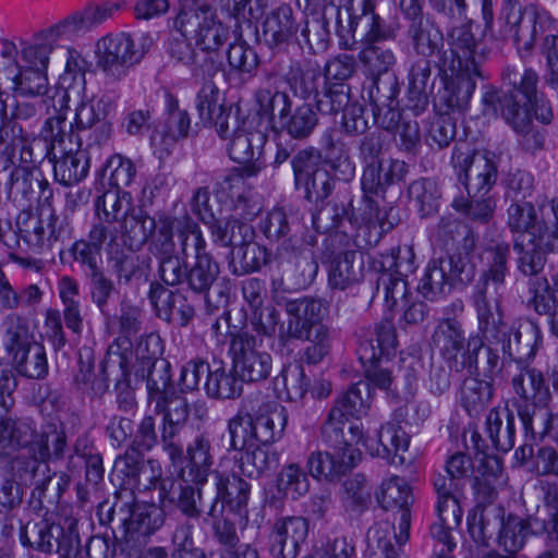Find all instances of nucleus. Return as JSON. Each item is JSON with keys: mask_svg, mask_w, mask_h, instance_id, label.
<instances>
[{"mask_svg": "<svg viewBox=\"0 0 558 558\" xmlns=\"http://www.w3.org/2000/svg\"><path fill=\"white\" fill-rule=\"evenodd\" d=\"M288 335L291 338L308 341L304 359L310 364H317L328 355L331 348L329 328L324 325L328 306L317 298H301L286 303Z\"/></svg>", "mask_w": 558, "mask_h": 558, "instance_id": "f257e3e1", "label": "nucleus"}, {"mask_svg": "<svg viewBox=\"0 0 558 558\" xmlns=\"http://www.w3.org/2000/svg\"><path fill=\"white\" fill-rule=\"evenodd\" d=\"M0 329L12 367L24 377L43 379L48 374L46 350L36 341L27 319L17 313H10L3 318Z\"/></svg>", "mask_w": 558, "mask_h": 558, "instance_id": "f03ea898", "label": "nucleus"}, {"mask_svg": "<svg viewBox=\"0 0 558 558\" xmlns=\"http://www.w3.org/2000/svg\"><path fill=\"white\" fill-rule=\"evenodd\" d=\"M536 521V517L525 520L513 514L505 519L501 508H476L468 517V530L472 539L478 545H486L487 541L498 532L499 546L508 553L507 556L514 558V554L523 547Z\"/></svg>", "mask_w": 558, "mask_h": 558, "instance_id": "7ed1b4c3", "label": "nucleus"}, {"mask_svg": "<svg viewBox=\"0 0 558 558\" xmlns=\"http://www.w3.org/2000/svg\"><path fill=\"white\" fill-rule=\"evenodd\" d=\"M432 341L451 371L457 373L477 368V355L484 347L478 335L465 339L462 324L456 318L438 322L432 335Z\"/></svg>", "mask_w": 558, "mask_h": 558, "instance_id": "20e7f679", "label": "nucleus"}, {"mask_svg": "<svg viewBox=\"0 0 558 558\" xmlns=\"http://www.w3.org/2000/svg\"><path fill=\"white\" fill-rule=\"evenodd\" d=\"M450 162L469 197L488 195L497 182L496 162L488 155L478 154L466 141L454 144Z\"/></svg>", "mask_w": 558, "mask_h": 558, "instance_id": "39448f33", "label": "nucleus"}, {"mask_svg": "<svg viewBox=\"0 0 558 558\" xmlns=\"http://www.w3.org/2000/svg\"><path fill=\"white\" fill-rule=\"evenodd\" d=\"M175 24L183 32L194 34L196 45L206 52L219 50L229 38V29L206 2H185L180 9Z\"/></svg>", "mask_w": 558, "mask_h": 558, "instance_id": "423d86ee", "label": "nucleus"}, {"mask_svg": "<svg viewBox=\"0 0 558 558\" xmlns=\"http://www.w3.org/2000/svg\"><path fill=\"white\" fill-rule=\"evenodd\" d=\"M147 49L128 33L108 34L96 44L97 66L108 76L120 80L138 63Z\"/></svg>", "mask_w": 558, "mask_h": 558, "instance_id": "0eeeda50", "label": "nucleus"}, {"mask_svg": "<svg viewBox=\"0 0 558 558\" xmlns=\"http://www.w3.org/2000/svg\"><path fill=\"white\" fill-rule=\"evenodd\" d=\"M482 104L484 114L496 116L500 112L506 122L521 134V144L525 150L535 151L543 147L544 137L532 129V116L529 113V109L521 108L513 96H500L494 86L486 85Z\"/></svg>", "mask_w": 558, "mask_h": 558, "instance_id": "6e6552de", "label": "nucleus"}, {"mask_svg": "<svg viewBox=\"0 0 558 558\" xmlns=\"http://www.w3.org/2000/svg\"><path fill=\"white\" fill-rule=\"evenodd\" d=\"M4 476L15 480L20 485L34 486L32 496L41 501L52 475L47 462L37 454L33 445L16 451L10 458L0 459Z\"/></svg>", "mask_w": 558, "mask_h": 558, "instance_id": "1a4fd4ad", "label": "nucleus"}, {"mask_svg": "<svg viewBox=\"0 0 558 558\" xmlns=\"http://www.w3.org/2000/svg\"><path fill=\"white\" fill-rule=\"evenodd\" d=\"M375 497L381 509L396 512L395 536L399 545L405 544L410 538L411 507L414 499L409 482L399 475H391L380 482Z\"/></svg>", "mask_w": 558, "mask_h": 558, "instance_id": "9d476101", "label": "nucleus"}, {"mask_svg": "<svg viewBox=\"0 0 558 558\" xmlns=\"http://www.w3.org/2000/svg\"><path fill=\"white\" fill-rule=\"evenodd\" d=\"M230 350L233 369L243 381L258 383L269 377L272 357L263 349L262 340L247 332H240L233 336Z\"/></svg>", "mask_w": 558, "mask_h": 558, "instance_id": "9b49d317", "label": "nucleus"}, {"mask_svg": "<svg viewBox=\"0 0 558 558\" xmlns=\"http://www.w3.org/2000/svg\"><path fill=\"white\" fill-rule=\"evenodd\" d=\"M337 24L352 34L359 25L366 27L362 45H378L395 38V32L374 11L373 2H344L337 9Z\"/></svg>", "mask_w": 558, "mask_h": 558, "instance_id": "f8f14e48", "label": "nucleus"}, {"mask_svg": "<svg viewBox=\"0 0 558 558\" xmlns=\"http://www.w3.org/2000/svg\"><path fill=\"white\" fill-rule=\"evenodd\" d=\"M16 45L9 40H0L1 78L10 84L13 93L22 96L44 95L48 89L47 72L44 70L17 69Z\"/></svg>", "mask_w": 558, "mask_h": 558, "instance_id": "ddd939ff", "label": "nucleus"}, {"mask_svg": "<svg viewBox=\"0 0 558 558\" xmlns=\"http://www.w3.org/2000/svg\"><path fill=\"white\" fill-rule=\"evenodd\" d=\"M439 68L444 73V88L438 93L439 105L450 112H464L476 88V78H484L480 65Z\"/></svg>", "mask_w": 558, "mask_h": 558, "instance_id": "4468645a", "label": "nucleus"}, {"mask_svg": "<svg viewBox=\"0 0 558 558\" xmlns=\"http://www.w3.org/2000/svg\"><path fill=\"white\" fill-rule=\"evenodd\" d=\"M278 256L282 259L286 280L295 289H304L311 286L317 274L318 263L314 252L308 247H301L295 235H289L278 247Z\"/></svg>", "mask_w": 558, "mask_h": 558, "instance_id": "2eb2a0df", "label": "nucleus"}, {"mask_svg": "<svg viewBox=\"0 0 558 558\" xmlns=\"http://www.w3.org/2000/svg\"><path fill=\"white\" fill-rule=\"evenodd\" d=\"M20 538L23 545L46 554L57 553L62 558H69L78 543L72 531L47 521L27 522L20 531Z\"/></svg>", "mask_w": 558, "mask_h": 558, "instance_id": "dca6fc26", "label": "nucleus"}, {"mask_svg": "<svg viewBox=\"0 0 558 558\" xmlns=\"http://www.w3.org/2000/svg\"><path fill=\"white\" fill-rule=\"evenodd\" d=\"M9 95L0 90V154L13 158L19 155L21 162L34 165L43 154L35 151L38 140L27 132L21 123L7 122V101Z\"/></svg>", "mask_w": 558, "mask_h": 558, "instance_id": "f3484780", "label": "nucleus"}, {"mask_svg": "<svg viewBox=\"0 0 558 558\" xmlns=\"http://www.w3.org/2000/svg\"><path fill=\"white\" fill-rule=\"evenodd\" d=\"M448 44L450 54L444 52L438 63L445 69H452L456 65H480L490 51L482 39L475 37L470 23L452 27L448 33Z\"/></svg>", "mask_w": 558, "mask_h": 558, "instance_id": "a211bd4d", "label": "nucleus"}, {"mask_svg": "<svg viewBox=\"0 0 558 558\" xmlns=\"http://www.w3.org/2000/svg\"><path fill=\"white\" fill-rule=\"evenodd\" d=\"M175 218L166 214H159L150 217L140 211L136 214L134 209L129 216L121 221L122 239L125 246L131 251H137L144 243L150 244L157 238L161 226H165L168 233L174 231Z\"/></svg>", "mask_w": 558, "mask_h": 558, "instance_id": "6ab92c4d", "label": "nucleus"}, {"mask_svg": "<svg viewBox=\"0 0 558 558\" xmlns=\"http://www.w3.org/2000/svg\"><path fill=\"white\" fill-rule=\"evenodd\" d=\"M150 253L158 260L157 275L165 284L174 287L185 282L187 263L185 257L175 254L174 231L168 233L161 226V231L150 244Z\"/></svg>", "mask_w": 558, "mask_h": 558, "instance_id": "aec40b11", "label": "nucleus"}, {"mask_svg": "<svg viewBox=\"0 0 558 558\" xmlns=\"http://www.w3.org/2000/svg\"><path fill=\"white\" fill-rule=\"evenodd\" d=\"M267 142V135L263 131H247L236 129L228 144L230 158L243 165L244 177H255L264 168L263 148Z\"/></svg>", "mask_w": 558, "mask_h": 558, "instance_id": "412c9836", "label": "nucleus"}, {"mask_svg": "<svg viewBox=\"0 0 558 558\" xmlns=\"http://www.w3.org/2000/svg\"><path fill=\"white\" fill-rule=\"evenodd\" d=\"M507 375L511 379L513 392L526 405L519 409H530V404L535 409L538 403H546L550 399V391L546 384L542 371L530 365L529 362L519 364H509Z\"/></svg>", "mask_w": 558, "mask_h": 558, "instance_id": "4be33fe9", "label": "nucleus"}, {"mask_svg": "<svg viewBox=\"0 0 558 558\" xmlns=\"http://www.w3.org/2000/svg\"><path fill=\"white\" fill-rule=\"evenodd\" d=\"M323 442L343 456L360 451L356 446L363 441L361 425L344 417L338 410H330L320 429Z\"/></svg>", "mask_w": 558, "mask_h": 558, "instance_id": "5701e85b", "label": "nucleus"}, {"mask_svg": "<svg viewBox=\"0 0 558 558\" xmlns=\"http://www.w3.org/2000/svg\"><path fill=\"white\" fill-rule=\"evenodd\" d=\"M308 522L302 517H288L275 522L269 535L274 558H295L307 537Z\"/></svg>", "mask_w": 558, "mask_h": 558, "instance_id": "b1692460", "label": "nucleus"}, {"mask_svg": "<svg viewBox=\"0 0 558 558\" xmlns=\"http://www.w3.org/2000/svg\"><path fill=\"white\" fill-rule=\"evenodd\" d=\"M186 465L181 471L184 483L204 485L215 463L214 447L209 433L196 435L186 447Z\"/></svg>", "mask_w": 558, "mask_h": 558, "instance_id": "393cba45", "label": "nucleus"}, {"mask_svg": "<svg viewBox=\"0 0 558 558\" xmlns=\"http://www.w3.org/2000/svg\"><path fill=\"white\" fill-rule=\"evenodd\" d=\"M250 490L251 486L238 475L217 473L216 497L207 511V515L209 518L221 515L225 504L228 505L231 510L240 514L243 512L246 513L245 508L248 501Z\"/></svg>", "mask_w": 558, "mask_h": 558, "instance_id": "a878e982", "label": "nucleus"}, {"mask_svg": "<svg viewBox=\"0 0 558 558\" xmlns=\"http://www.w3.org/2000/svg\"><path fill=\"white\" fill-rule=\"evenodd\" d=\"M140 449L132 446L114 461V470L129 478V483L138 489H150V484L162 473L161 466L154 460L142 461Z\"/></svg>", "mask_w": 558, "mask_h": 558, "instance_id": "bb28decb", "label": "nucleus"}, {"mask_svg": "<svg viewBox=\"0 0 558 558\" xmlns=\"http://www.w3.org/2000/svg\"><path fill=\"white\" fill-rule=\"evenodd\" d=\"M361 460V451H352L343 456L338 451L312 452L307 459L310 474L317 480L335 481L357 465Z\"/></svg>", "mask_w": 558, "mask_h": 558, "instance_id": "cd10ccee", "label": "nucleus"}, {"mask_svg": "<svg viewBox=\"0 0 558 558\" xmlns=\"http://www.w3.org/2000/svg\"><path fill=\"white\" fill-rule=\"evenodd\" d=\"M82 143L77 144L76 149L66 148L64 151L51 153L47 156L50 162L53 163L54 179L64 186H71L88 174L89 159L83 149Z\"/></svg>", "mask_w": 558, "mask_h": 558, "instance_id": "c85d7f7f", "label": "nucleus"}, {"mask_svg": "<svg viewBox=\"0 0 558 558\" xmlns=\"http://www.w3.org/2000/svg\"><path fill=\"white\" fill-rule=\"evenodd\" d=\"M196 108L205 125L214 126L222 138L229 135L231 111L220 102V93L213 83H206L199 90Z\"/></svg>", "mask_w": 558, "mask_h": 558, "instance_id": "c756f323", "label": "nucleus"}, {"mask_svg": "<svg viewBox=\"0 0 558 558\" xmlns=\"http://www.w3.org/2000/svg\"><path fill=\"white\" fill-rule=\"evenodd\" d=\"M39 137L45 143V156L51 153L70 150L77 147L82 143L80 137L73 132V124L68 122L66 113L62 110L57 111L53 116L49 117L40 132Z\"/></svg>", "mask_w": 558, "mask_h": 558, "instance_id": "7c9ffc66", "label": "nucleus"}, {"mask_svg": "<svg viewBox=\"0 0 558 558\" xmlns=\"http://www.w3.org/2000/svg\"><path fill=\"white\" fill-rule=\"evenodd\" d=\"M363 192L365 196L363 204L365 206L364 213L362 214V221L367 225L379 223L380 228L384 229L381 222V215L377 203L368 196V194H377L384 192L389 185V179H387L386 167L380 162L366 163L362 180H361Z\"/></svg>", "mask_w": 558, "mask_h": 558, "instance_id": "2f4dec72", "label": "nucleus"}, {"mask_svg": "<svg viewBox=\"0 0 558 558\" xmlns=\"http://www.w3.org/2000/svg\"><path fill=\"white\" fill-rule=\"evenodd\" d=\"M364 264L355 251L336 256L329 264L328 284L331 289L345 290L363 278Z\"/></svg>", "mask_w": 558, "mask_h": 558, "instance_id": "473e14b6", "label": "nucleus"}, {"mask_svg": "<svg viewBox=\"0 0 558 558\" xmlns=\"http://www.w3.org/2000/svg\"><path fill=\"white\" fill-rule=\"evenodd\" d=\"M410 437L400 424L388 422L378 432V446L372 451L373 456L388 460L391 464L402 465L405 462L403 453L408 451Z\"/></svg>", "mask_w": 558, "mask_h": 558, "instance_id": "72a5a7b5", "label": "nucleus"}, {"mask_svg": "<svg viewBox=\"0 0 558 558\" xmlns=\"http://www.w3.org/2000/svg\"><path fill=\"white\" fill-rule=\"evenodd\" d=\"M339 497L344 511L361 515L372 504V485L362 473H355L342 481Z\"/></svg>", "mask_w": 558, "mask_h": 558, "instance_id": "f704fd0d", "label": "nucleus"}, {"mask_svg": "<svg viewBox=\"0 0 558 558\" xmlns=\"http://www.w3.org/2000/svg\"><path fill=\"white\" fill-rule=\"evenodd\" d=\"M538 342V330L533 325L512 329L504 336L502 351L508 355L509 364L530 362L534 359Z\"/></svg>", "mask_w": 558, "mask_h": 558, "instance_id": "c9c22d12", "label": "nucleus"}, {"mask_svg": "<svg viewBox=\"0 0 558 558\" xmlns=\"http://www.w3.org/2000/svg\"><path fill=\"white\" fill-rule=\"evenodd\" d=\"M257 113L266 119L271 129H279L292 109V99L288 93L259 88L255 93Z\"/></svg>", "mask_w": 558, "mask_h": 558, "instance_id": "e433bc0d", "label": "nucleus"}, {"mask_svg": "<svg viewBox=\"0 0 558 558\" xmlns=\"http://www.w3.org/2000/svg\"><path fill=\"white\" fill-rule=\"evenodd\" d=\"M35 427L28 421L5 418L0 421V459L33 445Z\"/></svg>", "mask_w": 558, "mask_h": 558, "instance_id": "4c0bfd02", "label": "nucleus"}, {"mask_svg": "<svg viewBox=\"0 0 558 558\" xmlns=\"http://www.w3.org/2000/svg\"><path fill=\"white\" fill-rule=\"evenodd\" d=\"M474 305L478 320V330L483 336L497 337L498 333L506 336L498 298H488V290L481 288L474 296Z\"/></svg>", "mask_w": 558, "mask_h": 558, "instance_id": "58836bf2", "label": "nucleus"}, {"mask_svg": "<svg viewBox=\"0 0 558 558\" xmlns=\"http://www.w3.org/2000/svg\"><path fill=\"white\" fill-rule=\"evenodd\" d=\"M236 463L241 474L250 478H258L279 464V454L269 447H252L239 450Z\"/></svg>", "mask_w": 558, "mask_h": 558, "instance_id": "ea45409f", "label": "nucleus"}, {"mask_svg": "<svg viewBox=\"0 0 558 558\" xmlns=\"http://www.w3.org/2000/svg\"><path fill=\"white\" fill-rule=\"evenodd\" d=\"M242 381L235 372L215 363L206 377L205 390L214 399H234L242 393Z\"/></svg>", "mask_w": 558, "mask_h": 558, "instance_id": "a19ab883", "label": "nucleus"}, {"mask_svg": "<svg viewBox=\"0 0 558 558\" xmlns=\"http://www.w3.org/2000/svg\"><path fill=\"white\" fill-rule=\"evenodd\" d=\"M263 33L266 43L270 46H279L288 41L296 33L291 7L282 3L271 11L263 24Z\"/></svg>", "mask_w": 558, "mask_h": 558, "instance_id": "79ce46f5", "label": "nucleus"}, {"mask_svg": "<svg viewBox=\"0 0 558 558\" xmlns=\"http://www.w3.org/2000/svg\"><path fill=\"white\" fill-rule=\"evenodd\" d=\"M397 338L395 328L390 322L377 324L372 338L359 348L361 363L380 361L384 355H389L395 349Z\"/></svg>", "mask_w": 558, "mask_h": 558, "instance_id": "37998d69", "label": "nucleus"}, {"mask_svg": "<svg viewBox=\"0 0 558 558\" xmlns=\"http://www.w3.org/2000/svg\"><path fill=\"white\" fill-rule=\"evenodd\" d=\"M95 209L106 223L122 221L133 210L132 196L124 190L110 189L96 199Z\"/></svg>", "mask_w": 558, "mask_h": 558, "instance_id": "c03bdc74", "label": "nucleus"}, {"mask_svg": "<svg viewBox=\"0 0 558 558\" xmlns=\"http://www.w3.org/2000/svg\"><path fill=\"white\" fill-rule=\"evenodd\" d=\"M486 430L493 446L502 452L514 445V417L508 409L490 410L486 417Z\"/></svg>", "mask_w": 558, "mask_h": 558, "instance_id": "a18cd8bd", "label": "nucleus"}, {"mask_svg": "<svg viewBox=\"0 0 558 558\" xmlns=\"http://www.w3.org/2000/svg\"><path fill=\"white\" fill-rule=\"evenodd\" d=\"M449 264L440 257L429 260L417 286V291L427 300H436L453 286L446 270Z\"/></svg>", "mask_w": 558, "mask_h": 558, "instance_id": "49530a36", "label": "nucleus"}, {"mask_svg": "<svg viewBox=\"0 0 558 558\" xmlns=\"http://www.w3.org/2000/svg\"><path fill=\"white\" fill-rule=\"evenodd\" d=\"M213 240L221 246H240L253 241V227L235 218L216 219L209 227Z\"/></svg>", "mask_w": 558, "mask_h": 558, "instance_id": "de8ad7c7", "label": "nucleus"}, {"mask_svg": "<svg viewBox=\"0 0 558 558\" xmlns=\"http://www.w3.org/2000/svg\"><path fill=\"white\" fill-rule=\"evenodd\" d=\"M220 274L219 264L211 254L194 257L193 263L187 265V287L199 294H206Z\"/></svg>", "mask_w": 558, "mask_h": 558, "instance_id": "09e8293b", "label": "nucleus"}, {"mask_svg": "<svg viewBox=\"0 0 558 558\" xmlns=\"http://www.w3.org/2000/svg\"><path fill=\"white\" fill-rule=\"evenodd\" d=\"M288 422L287 410L275 405L267 413L253 417L255 440L263 445L271 444L283 435Z\"/></svg>", "mask_w": 558, "mask_h": 558, "instance_id": "8fccbe9b", "label": "nucleus"}, {"mask_svg": "<svg viewBox=\"0 0 558 558\" xmlns=\"http://www.w3.org/2000/svg\"><path fill=\"white\" fill-rule=\"evenodd\" d=\"M148 401L156 408L165 407L166 399L174 391L171 384L170 364L166 360L155 361L147 366Z\"/></svg>", "mask_w": 558, "mask_h": 558, "instance_id": "3c124183", "label": "nucleus"}, {"mask_svg": "<svg viewBox=\"0 0 558 558\" xmlns=\"http://www.w3.org/2000/svg\"><path fill=\"white\" fill-rule=\"evenodd\" d=\"M493 384L476 377L465 378L460 389V402L470 415L478 414L493 397Z\"/></svg>", "mask_w": 558, "mask_h": 558, "instance_id": "603ef678", "label": "nucleus"}, {"mask_svg": "<svg viewBox=\"0 0 558 558\" xmlns=\"http://www.w3.org/2000/svg\"><path fill=\"white\" fill-rule=\"evenodd\" d=\"M357 57L364 72L373 78L390 71L396 63L395 53L386 44L362 45Z\"/></svg>", "mask_w": 558, "mask_h": 558, "instance_id": "864d4df0", "label": "nucleus"}, {"mask_svg": "<svg viewBox=\"0 0 558 558\" xmlns=\"http://www.w3.org/2000/svg\"><path fill=\"white\" fill-rule=\"evenodd\" d=\"M318 124V117L311 104L296 106L287 114L280 130L294 140L307 138Z\"/></svg>", "mask_w": 558, "mask_h": 558, "instance_id": "5fc2aeb1", "label": "nucleus"}, {"mask_svg": "<svg viewBox=\"0 0 558 558\" xmlns=\"http://www.w3.org/2000/svg\"><path fill=\"white\" fill-rule=\"evenodd\" d=\"M310 379L306 377L303 366L298 363H289L283 366L275 378V387L282 390L290 401L301 400L307 392Z\"/></svg>", "mask_w": 558, "mask_h": 558, "instance_id": "6e6d98bb", "label": "nucleus"}, {"mask_svg": "<svg viewBox=\"0 0 558 558\" xmlns=\"http://www.w3.org/2000/svg\"><path fill=\"white\" fill-rule=\"evenodd\" d=\"M121 5L118 2H90L81 12L70 16L73 29H90L111 19Z\"/></svg>", "mask_w": 558, "mask_h": 558, "instance_id": "4d7b16f0", "label": "nucleus"}, {"mask_svg": "<svg viewBox=\"0 0 558 558\" xmlns=\"http://www.w3.org/2000/svg\"><path fill=\"white\" fill-rule=\"evenodd\" d=\"M510 254L508 244H497L487 251V269L482 276L483 287L488 290L492 283L495 293L499 294L508 272L507 260Z\"/></svg>", "mask_w": 558, "mask_h": 558, "instance_id": "13d9d810", "label": "nucleus"}, {"mask_svg": "<svg viewBox=\"0 0 558 558\" xmlns=\"http://www.w3.org/2000/svg\"><path fill=\"white\" fill-rule=\"evenodd\" d=\"M283 77L293 93L300 94L303 98L311 95L316 97V92H319L318 87L327 82L318 70L308 69L303 71L295 62H290L289 71L283 73Z\"/></svg>", "mask_w": 558, "mask_h": 558, "instance_id": "bf43d9fd", "label": "nucleus"}, {"mask_svg": "<svg viewBox=\"0 0 558 558\" xmlns=\"http://www.w3.org/2000/svg\"><path fill=\"white\" fill-rule=\"evenodd\" d=\"M350 100V88L343 83L324 82V88L316 92L317 110L323 114H336L343 110Z\"/></svg>", "mask_w": 558, "mask_h": 558, "instance_id": "052dcab7", "label": "nucleus"}, {"mask_svg": "<svg viewBox=\"0 0 558 558\" xmlns=\"http://www.w3.org/2000/svg\"><path fill=\"white\" fill-rule=\"evenodd\" d=\"M174 235L179 242L180 255L183 257L186 258L191 252L194 253V257L209 254L206 252V240L196 222L187 220L179 226L175 221Z\"/></svg>", "mask_w": 558, "mask_h": 558, "instance_id": "680f3d73", "label": "nucleus"}, {"mask_svg": "<svg viewBox=\"0 0 558 558\" xmlns=\"http://www.w3.org/2000/svg\"><path fill=\"white\" fill-rule=\"evenodd\" d=\"M452 207L466 218L485 223L493 218L496 201L489 195L475 198L469 197V195L460 196L452 201Z\"/></svg>", "mask_w": 558, "mask_h": 558, "instance_id": "e2e57ef3", "label": "nucleus"}, {"mask_svg": "<svg viewBox=\"0 0 558 558\" xmlns=\"http://www.w3.org/2000/svg\"><path fill=\"white\" fill-rule=\"evenodd\" d=\"M408 194L422 216H428L437 210L440 194L437 184L433 180L420 179L414 181L409 186Z\"/></svg>", "mask_w": 558, "mask_h": 558, "instance_id": "0e129e2a", "label": "nucleus"}, {"mask_svg": "<svg viewBox=\"0 0 558 558\" xmlns=\"http://www.w3.org/2000/svg\"><path fill=\"white\" fill-rule=\"evenodd\" d=\"M21 238L35 252H40L46 247V220L41 217L23 211L16 220Z\"/></svg>", "mask_w": 558, "mask_h": 558, "instance_id": "69168bd1", "label": "nucleus"}, {"mask_svg": "<svg viewBox=\"0 0 558 558\" xmlns=\"http://www.w3.org/2000/svg\"><path fill=\"white\" fill-rule=\"evenodd\" d=\"M48 183L43 180L38 170L28 166L15 168L10 178L9 194L16 199L21 195L25 199H29L35 193V189H41Z\"/></svg>", "mask_w": 558, "mask_h": 558, "instance_id": "338daca9", "label": "nucleus"}, {"mask_svg": "<svg viewBox=\"0 0 558 558\" xmlns=\"http://www.w3.org/2000/svg\"><path fill=\"white\" fill-rule=\"evenodd\" d=\"M505 80L513 86V92L509 95L517 96L520 104L535 101V97L539 95L537 92L538 75L532 69H525L519 73L514 69L508 68L505 72Z\"/></svg>", "mask_w": 558, "mask_h": 558, "instance_id": "774afa93", "label": "nucleus"}]
</instances>
